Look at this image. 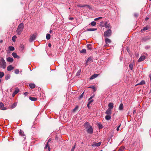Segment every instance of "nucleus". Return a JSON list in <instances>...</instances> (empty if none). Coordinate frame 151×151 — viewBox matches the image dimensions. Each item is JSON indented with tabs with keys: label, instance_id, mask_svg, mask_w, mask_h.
<instances>
[{
	"label": "nucleus",
	"instance_id": "bf43d9fd",
	"mask_svg": "<svg viewBox=\"0 0 151 151\" xmlns=\"http://www.w3.org/2000/svg\"><path fill=\"white\" fill-rule=\"evenodd\" d=\"M90 104H89L88 103L87 104V107L89 109H90V106H89Z\"/></svg>",
	"mask_w": 151,
	"mask_h": 151
},
{
	"label": "nucleus",
	"instance_id": "49530a36",
	"mask_svg": "<svg viewBox=\"0 0 151 151\" xmlns=\"http://www.w3.org/2000/svg\"><path fill=\"white\" fill-rule=\"evenodd\" d=\"M102 17H98V18H96L94 20L95 21H97V20H98L100 19H102Z\"/></svg>",
	"mask_w": 151,
	"mask_h": 151
},
{
	"label": "nucleus",
	"instance_id": "69168bd1",
	"mask_svg": "<svg viewBox=\"0 0 151 151\" xmlns=\"http://www.w3.org/2000/svg\"><path fill=\"white\" fill-rule=\"evenodd\" d=\"M3 41L2 40H0V43H1L3 42Z\"/></svg>",
	"mask_w": 151,
	"mask_h": 151
},
{
	"label": "nucleus",
	"instance_id": "09e8293b",
	"mask_svg": "<svg viewBox=\"0 0 151 151\" xmlns=\"http://www.w3.org/2000/svg\"><path fill=\"white\" fill-rule=\"evenodd\" d=\"M145 83V81H141L139 83L140 85L143 84Z\"/></svg>",
	"mask_w": 151,
	"mask_h": 151
},
{
	"label": "nucleus",
	"instance_id": "052dcab7",
	"mask_svg": "<svg viewBox=\"0 0 151 151\" xmlns=\"http://www.w3.org/2000/svg\"><path fill=\"white\" fill-rule=\"evenodd\" d=\"M136 113V111L135 110H134L133 111V114H135Z\"/></svg>",
	"mask_w": 151,
	"mask_h": 151
},
{
	"label": "nucleus",
	"instance_id": "9b49d317",
	"mask_svg": "<svg viewBox=\"0 0 151 151\" xmlns=\"http://www.w3.org/2000/svg\"><path fill=\"white\" fill-rule=\"evenodd\" d=\"M4 105L2 103H0V109H1L2 110H5L6 109V108L4 107Z\"/></svg>",
	"mask_w": 151,
	"mask_h": 151
},
{
	"label": "nucleus",
	"instance_id": "393cba45",
	"mask_svg": "<svg viewBox=\"0 0 151 151\" xmlns=\"http://www.w3.org/2000/svg\"><path fill=\"white\" fill-rule=\"evenodd\" d=\"M29 99L31 101H35L37 100L36 98L35 97H29Z\"/></svg>",
	"mask_w": 151,
	"mask_h": 151
},
{
	"label": "nucleus",
	"instance_id": "b1692460",
	"mask_svg": "<svg viewBox=\"0 0 151 151\" xmlns=\"http://www.w3.org/2000/svg\"><path fill=\"white\" fill-rule=\"evenodd\" d=\"M30 87L32 88H34L35 87V85L33 83H30L29 84Z\"/></svg>",
	"mask_w": 151,
	"mask_h": 151
},
{
	"label": "nucleus",
	"instance_id": "20e7f679",
	"mask_svg": "<svg viewBox=\"0 0 151 151\" xmlns=\"http://www.w3.org/2000/svg\"><path fill=\"white\" fill-rule=\"evenodd\" d=\"M37 35V33H35L34 34L31 35L29 40V42H32L34 41Z\"/></svg>",
	"mask_w": 151,
	"mask_h": 151
},
{
	"label": "nucleus",
	"instance_id": "a19ab883",
	"mask_svg": "<svg viewBox=\"0 0 151 151\" xmlns=\"http://www.w3.org/2000/svg\"><path fill=\"white\" fill-rule=\"evenodd\" d=\"M124 148L125 147L124 146H122L119 149V151H122L124 149Z\"/></svg>",
	"mask_w": 151,
	"mask_h": 151
},
{
	"label": "nucleus",
	"instance_id": "ddd939ff",
	"mask_svg": "<svg viewBox=\"0 0 151 151\" xmlns=\"http://www.w3.org/2000/svg\"><path fill=\"white\" fill-rule=\"evenodd\" d=\"M14 69V67L12 65H9L7 67V70L8 71H10Z\"/></svg>",
	"mask_w": 151,
	"mask_h": 151
},
{
	"label": "nucleus",
	"instance_id": "5fc2aeb1",
	"mask_svg": "<svg viewBox=\"0 0 151 151\" xmlns=\"http://www.w3.org/2000/svg\"><path fill=\"white\" fill-rule=\"evenodd\" d=\"M99 129L102 128V125L101 124H99Z\"/></svg>",
	"mask_w": 151,
	"mask_h": 151
},
{
	"label": "nucleus",
	"instance_id": "9d476101",
	"mask_svg": "<svg viewBox=\"0 0 151 151\" xmlns=\"http://www.w3.org/2000/svg\"><path fill=\"white\" fill-rule=\"evenodd\" d=\"M105 113L108 115H111V110L108 109L106 111Z\"/></svg>",
	"mask_w": 151,
	"mask_h": 151
},
{
	"label": "nucleus",
	"instance_id": "c03bdc74",
	"mask_svg": "<svg viewBox=\"0 0 151 151\" xmlns=\"http://www.w3.org/2000/svg\"><path fill=\"white\" fill-rule=\"evenodd\" d=\"M82 53H86V50L85 49H83L81 51Z\"/></svg>",
	"mask_w": 151,
	"mask_h": 151
},
{
	"label": "nucleus",
	"instance_id": "2eb2a0df",
	"mask_svg": "<svg viewBox=\"0 0 151 151\" xmlns=\"http://www.w3.org/2000/svg\"><path fill=\"white\" fill-rule=\"evenodd\" d=\"M94 97V96H91L88 99V103L89 104H91L93 100L92 99Z\"/></svg>",
	"mask_w": 151,
	"mask_h": 151
},
{
	"label": "nucleus",
	"instance_id": "a18cd8bd",
	"mask_svg": "<svg viewBox=\"0 0 151 151\" xmlns=\"http://www.w3.org/2000/svg\"><path fill=\"white\" fill-rule=\"evenodd\" d=\"M84 95V92L80 95V96L79 97V99H82L83 96Z\"/></svg>",
	"mask_w": 151,
	"mask_h": 151
},
{
	"label": "nucleus",
	"instance_id": "c9c22d12",
	"mask_svg": "<svg viewBox=\"0 0 151 151\" xmlns=\"http://www.w3.org/2000/svg\"><path fill=\"white\" fill-rule=\"evenodd\" d=\"M10 78V76L9 75H7L5 77V80H7L9 79Z\"/></svg>",
	"mask_w": 151,
	"mask_h": 151
},
{
	"label": "nucleus",
	"instance_id": "f03ea898",
	"mask_svg": "<svg viewBox=\"0 0 151 151\" xmlns=\"http://www.w3.org/2000/svg\"><path fill=\"white\" fill-rule=\"evenodd\" d=\"M6 67V63L4 59L1 58L0 60V67L1 68L4 69Z\"/></svg>",
	"mask_w": 151,
	"mask_h": 151
},
{
	"label": "nucleus",
	"instance_id": "603ef678",
	"mask_svg": "<svg viewBox=\"0 0 151 151\" xmlns=\"http://www.w3.org/2000/svg\"><path fill=\"white\" fill-rule=\"evenodd\" d=\"M48 147H49V145H48V142H47V144H46L45 148H47H47Z\"/></svg>",
	"mask_w": 151,
	"mask_h": 151
},
{
	"label": "nucleus",
	"instance_id": "f8f14e48",
	"mask_svg": "<svg viewBox=\"0 0 151 151\" xmlns=\"http://www.w3.org/2000/svg\"><path fill=\"white\" fill-rule=\"evenodd\" d=\"M108 107L109 108L108 109H112L114 107V104L112 103H109L108 104Z\"/></svg>",
	"mask_w": 151,
	"mask_h": 151
},
{
	"label": "nucleus",
	"instance_id": "dca6fc26",
	"mask_svg": "<svg viewBox=\"0 0 151 151\" xmlns=\"http://www.w3.org/2000/svg\"><path fill=\"white\" fill-rule=\"evenodd\" d=\"M105 27L106 28H109L110 26L109 23L107 22H106L105 24Z\"/></svg>",
	"mask_w": 151,
	"mask_h": 151
},
{
	"label": "nucleus",
	"instance_id": "0eeeda50",
	"mask_svg": "<svg viewBox=\"0 0 151 151\" xmlns=\"http://www.w3.org/2000/svg\"><path fill=\"white\" fill-rule=\"evenodd\" d=\"M87 132L90 134H92L93 133V129L92 127H90L88 128H87Z\"/></svg>",
	"mask_w": 151,
	"mask_h": 151
},
{
	"label": "nucleus",
	"instance_id": "473e14b6",
	"mask_svg": "<svg viewBox=\"0 0 151 151\" xmlns=\"http://www.w3.org/2000/svg\"><path fill=\"white\" fill-rule=\"evenodd\" d=\"M17 38V37L15 35L13 36L12 38V40L14 42H15L16 41V39Z\"/></svg>",
	"mask_w": 151,
	"mask_h": 151
},
{
	"label": "nucleus",
	"instance_id": "13d9d810",
	"mask_svg": "<svg viewBox=\"0 0 151 151\" xmlns=\"http://www.w3.org/2000/svg\"><path fill=\"white\" fill-rule=\"evenodd\" d=\"M16 94V93H14V92L12 95V96L13 97H14L15 95Z\"/></svg>",
	"mask_w": 151,
	"mask_h": 151
},
{
	"label": "nucleus",
	"instance_id": "4d7b16f0",
	"mask_svg": "<svg viewBox=\"0 0 151 151\" xmlns=\"http://www.w3.org/2000/svg\"><path fill=\"white\" fill-rule=\"evenodd\" d=\"M149 133L150 135L151 136V128L150 129L149 131Z\"/></svg>",
	"mask_w": 151,
	"mask_h": 151
},
{
	"label": "nucleus",
	"instance_id": "3c124183",
	"mask_svg": "<svg viewBox=\"0 0 151 151\" xmlns=\"http://www.w3.org/2000/svg\"><path fill=\"white\" fill-rule=\"evenodd\" d=\"M75 148V145L72 148L71 151H74Z\"/></svg>",
	"mask_w": 151,
	"mask_h": 151
},
{
	"label": "nucleus",
	"instance_id": "6ab92c4d",
	"mask_svg": "<svg viewBox=\"0 0 151 151\" xmlns=\"http://www.w3.org/2000/svg\"><path fill=\"white\" fill-rule=\"evenodd\" d=\"M19 134L22 137L25 136L24 132L21 129L19 131Z\"/></svg>",
	"mask_w": 151,
	"mask_h": 151
},
{
	"label": "nucleus",
	"instance_id": "f3484780",
	"mask_svg": "<svg viewBox=\"0 0 151 151\" xmlns=\"http://www.w3.org/2000/svg\"><path fill=\"white\" fill-rule=\"evenodd\" d=\"M98 76V74H93V75L90 78V80H92V79H93L94 78H96V77H97Z\"/></svg>",
	"mask_w": 151,
	"mask_h": 151
},
{
	"label": "nucleus",
	"instance_id": "4468645a",
	"mask_svg": "<svg viewBox=\"0 0 151 151\" xmlns=\"http://www.w3.org/2000/svg\"><path fill=\"white\" fill-rule=\"evenodd\" d=\"M84 127L87 129L92 126L90 125L89 123L88 122H86L84 124Z\"/></svg>",
	"mask_w": 151,
	"mask_h": 151
},
{
	"label": "nucleus",
	"instance_id": "e433bc0d",
	"mask_svg": "<svg viewBox=\"0 0 151 151\" xmlns=\"http://www.w3.org/2000/svg\"><path fill=\"white\" fill-rule=\"evenodd\" d=\"M91 24L92 26H95L96 24V22H94V21H93V22H92L91 23Z\"/></svg>",
	"mask_w": 151,
	"mask_h": 151
},
{
	"label": "nucleus",
	"instance_id": "4be33fe9",
	"mask_svg": "<svg viewBox=\"0 0 151 151\" xmlns=\"http://www.w3.org/2000/svg\"><path fill=\"white\" fill-rule=\"evenodd\" d=\"M105 119L107 120H109L111 119V116L110 115H107L105 116Z\"/></svg>",
	"mask_w": 151,
	"mask_h": 151
},
{
	"label": "nucleus",
	"instance_id": "bb28decb",
	"mask_svg": "<svg viewBox=\"0 0 151 151\" xmlns=\"http://www.w3.org/2000/svg\"><path fill=\"white\" fill-rule=\"evenodd\" d=\"M87 47L88 49L89 50H91L92 49L91 48V44H88L87 45Z\"/></svg>",
	"mask_w": 151,
	"mask_h": 151
},
{
	"label": "nucleus",
	"instance_id": "79ce46f5",
	"mask_svg": "<svg viewBox=\"0 0 151 151\" xmlns=\"http://www.w3.org/2000/svg\"><path fill=\"white\" fill-rule=\"evenodd\" d=\"M88 88H91L92 89H93L94 90V91H95L96 90L95 88V87L94 86H92L88 87Z\"/></svg>",
	"mask_w": 151,
	"mask_h": 151
},
{
	"label": "nucleus",
	"instance_id": "f257e3e1",
	"mask_svg": "<svg viewBox=\"0 0 151 151\" xmlns=\"http://www.w3.org/2000/svg\"><path fill=\"white\" fill-rule=\"evenodd\" d=\"M23 28L24 24L23 23H22L19 25L16 31L18 35H20L21 34L23 30Z\"/></svg>",
	"mask_w": 151,
	"mask_h": 151
},
{
	"label": "nucleus",
	"instance_id": "72a5a7b5",
	"mask_svg": "<svg viewBox=\"0 0 151 151\" xmlns=\"http://www.w3.org/2000/svg\"><path fill=\"white\" fill-rule=\"evenodd\" d=\"M46 39L47 40H49L50 39V35L49 34H47L46 35Z\"/></svg>",
	"mask_w": 151,
	"mask_h": 151
},
{
	"label": "nucleus",
	"instance_id": "0e129e2a",
	"mask_svg": "<svg viewBox=\"0 0 151 151\" xmlns=\"http://www.w3.org/2000/svg\"><path fill=\"white\" fill-rule=\"evenodd\" d=\"M148 18H147V17H146V18L145 19V20L146 21H147V20H148Z\"/></svg>",
	"mask_w": 151,
	"mask_h": 151
},
{
	"label": "nucleus",
	"instance_id": "a211bd4d",
	"mask_svg": "<svg viewBox=\"0 0 151 151\" xmlns=\"http://www.w3.org/2000/svg\"><path fill=\"white\" fill-rule=\"evenodd\" d=\"M6 60L8 62H12L13 61V59L12 58L8 57L6 58Z\"/></svg>",
	"mask_w": 151,
	"mask_h": 151
},
{
	"label": "nucleus",
	"instance_id": "cd10ccee",
	"mask_svg": "<svg viewBox=\"0 0 151 151\" xmlns=\"http://www.w3.org/2000/svg\"><path fill=\"white\" fill-rule=\"evenodd\" d=\"M148 29V28L147 27H144L143 29H142L141 30V32H143L144 31H145Z\"/></svg>",
	"mask_w": 151,
	"mask_h": 151
},
{
	"label": "nucleus",
	"instance_id": "864d4df0",
	"mask_svg": "<svg viewBox=\"0 0 151 151\" xmlns=\"http://www.w3.org/2000/svg\"><path fill=\"white\" fill-rule=\"evenodd\" d=\"M24 94L25 96H27L28 94V92H25L24 93Z\"/></svg>",
	"mask_w": 151,
	"mask_h": 151
},
{
	"label": "nucleus",
	"instance_id": "de8ad7c7",
	"mask_svg": "<svg viewBox=\"0 0 151 151\" xmlns=\"http://www.w3.org/2000/svg\"><path fill=\"white\" fill-rule=\"evenodd\" d=\"M139 14L137 13H134V16L136 17L137 18Z\"/></svg>",
	"mask_w": 151,
	"mask_h": 151
},
{
	"label": "nucleus",
	"instance_id": "6e6d98bb",
	"mask_svg": "<svg viewBox=\"0 0 151 151\" xmlns=\"http://www.w3.org/2000/svg\"><path fill=\"white\" fill-rule=\"evenodd\" d=\"M69 19L70 20H73V17H70L69 18Z\"/></svg>",
	"mask_w": 151,
	"mask_h": 151
},
{
	"label": "nucleus",
	"instance_id": "4c0bfd02",
	"mask_svg": "<svg viewBox=\"0 0 151 151\" xmlns=\"http://www.w3.org/2000/svg\"><path fill=\"white\" fill-rule=\"evenodd\" d=\"M78 106H76L75 107V108L73 109V112H74L75 111H76L78 109Z\"/></svg>",
	"mask_w": 151,
	"mask_h": 151
},
{
	"label": "nucleus",
	"instance_id": "8fccbe9b",
	"mask_svg": "<svg viewBox=\"0 0 151 151\" xmlns=\"http://www.w3.org/2000/svg\"><path fill=\"white\" fill-rule=\"evenodd\" d=\"M150 47V46H149L147 45L145 46V48L146 49H148Z\"/></svg>",
	"mask_w": 151,
	"mask_h": 151
},
{
	"label": "nucleus",
	"instance_id": "5701e85b",
	"mask_svg": "<svg viewBox=\"0 0 151 151\" xmlns=\"http://www.w3.org/2000/svg\"><path fill=\"white\" fill-rule=\"evenodd\" d=\"M12 55L15 58H19V57L17 55V53L15 52L12 53Z\"/></svg>",
	"mask_w": 151,
	"mask_h": 151
},
{
	"label": "nucleus",
	"instance_id": "6e6552de",
	"mask_svg": "<svg viewBox=\"0 0 151 151\" xmlns=\"http://www.w3.org/2000/svg\"><path fill=\"white\" fill-rule=\"evenodd\" d=\"M93 61L92 58L91 57L88 58L87 59L86 63V65H87L88 64V63H90Z\"/></svg>",
	"mask_w": 151,
	"mask_h": 151
},
{
	"label": "nucleus",
	"instance_id": "f704fd0d",
	"mask_svg": "<svg viewBox=\"0 0 151 151\" xmlns=\"http://www.w3.org/2000/svg\"><path fill=\"white\" fill-rule=\"evenodd\" d=\"M129 67L130 70H132L133 67V64L132 63L130 64L129 65Z\"/></svg>",
	"mask_w": 151,
	"mask_h": 151
},
{
	"label": "nucleus",
	"instance_id": "680f3d73",
	"mask_svg": "<svg viewBox=\"0 0 151 151\" xmlns=\"http://www.w3.org/2000/svg\"><path fill=\"white\" fill-rule=\"evenodd\" d=\"M48 45V46L50 47L51 46V45L50 43H49Z\"/></svg>",
	"mask_w": 151,
	"mask_h": 151
},
{
	"label": "nucleus",
	"instance_id": "c756f323",
	"mask_svg": "<svg viewBox=\"0 0 151 151\" xmlns=\"http://www.w3.org/2000/svg\"><path fill=\"white\" fill-rule=\"evenodd\" d=\"M78 6L81 7H85L86 6H88L87 5H82V4H79L78 5Z\"/></svg>",
	"mask_w": 151,
	"mask_h": 151
},
{
	"label": "nucleus",
	"instance_id": "37998d69",
	"mask_svg": "<svg viewBox=\"0 0 151 151\" xmlns=\"http://www.w3.org/2000/svg\"><path fill=\"white\" fill-rule=\"evenodd\" d=\"M20 47L22 50L24 49V45L23 44H22L20 45Z\"/></svg>",
	"mask_w": 151,
	"mask_h": 151
},
{
	"label": "nucleus",
	"instance_id": "7c9ffc66",
	"mask_svg": "<svg viewBox=\"0 0 151 151\" xmlns=\"http://www.w3.org/2000/svg\"><path fill=\"white\" fill-rule=\"evenodd\" d=\"M19 89H18V88H16L14 92V93H16V94H17V93H19Z\"/></svg>",
	"mask_w": 151,
	"mask_h": 151
},
{
	"label": "nucleus",
	"instance_id": "774afa93",
	"mask_svg": "<svg viewBox=\"0 0 151 151\" xmlns=\"http://www.w3.org/2000/svg\"><path fill=\"white\" fill-rule=\"evenodd\" d=\"M150 81H151V74L150 75Z\"/></svg>",
	"mask_w": 151,
	"mask_h": 151
},
{
	"label": "nucleus",
	"instance_id": "338daca9",
	"mask_svg": "<svg viewBox=\"0 0 151 151\" xmlns=\"http://www.w3.org/2000/svg\"><path fill=\"white\" fill-rule=\"evenodd\" d=\"M116 130L117 131H118L119 130V128L117 127L116 129Z\"/></svg>",
	"mask_w": 151,
	"mask_h": 151
},
{
	"label": "nucleus",
	"instance_id": "e2e57ef3",
	"mask_svg": "<svg viewBox=\"0 0 151 151\" xmlns=\"http://www.w3.org/2000/svg\"><path fill=\"white\" fill-rule=\"evenodd\" d=\"M48 149L49 151H50V148L49 147H48Z\"/></svg>",
	"mask_w": 151,
	"mask_h": 151
},
{
	"label": "nucleus",
	"instance_id": "c85d7f7f",
	"mask_svg": "<svg viewBox=\"0 0 151 151\" xmlns=\"http://www.w3.org/2000/svg\"><path fill=\"white\" fill-rule=\"evenodd\" d=\"M81 72V70L80 69L78 70V71L76 73V76H79L80 75Z\"/></svg>",
	"mask_w": 151,
	"mask_h": 151
},
{
	"label": "nucleus",
	"instance_id": "a878e982",
	"mask_svg": "<svg viewBox=\"0 0 151 151\" xmlns=\"http://www.w3.org/2000/svg\"><path fill=\"white\" fill-rule=\"evenodd\" d=\"M97 29L96 28H90V29H88L87 30V31H95Z\"/></svg>",
	"mask_w": 151,
	"mask_h": 151
},
{
	"label": "nucleus",
	"instance_id": "ea45409f",
	"mask_svg": "<svg viewBox=\"0 0 151 151\" xmlns=\"http://www.w3.org/2000/svg\"><path fill=\"white\" fill-rule=\"evenodd\" d=\"M4 75V74L3 72H0V78H2Z\"/></svg>",
	"mask_w": 151,
	"mask_h": 151
},
{
	"label": "nucleus",
	"instance_id": "1a4fd4ad",
	"mask_svg": "<svg viewBox=\"0 0 151 151\" xmlns=\"http://www.w3.org/2000/svg\"><path fill=\"white\" fill-rule=\"evenodd\" d=\"M105 42L106 43V46H107L108 45V44L110 43L111 42V40L108 38H106L105 39Z\"/></svg>",
	"mask_w": 151,
	"mask_h": 151
},
{
	"label": "nucleus",
	"instance_id": "39448f33",
	"mask_svg": "<svg viewBox=\"0 0 151 151\" xmlns=\"http://www.w3.org/2000/svg\"><path fill=\"white\" fill-rule=\"evenodd\" d=\"M111 30L110 29H108L104 32V36L106 37H109L111 35Z\"/></svg>",
	"mask_w": 151,
	"mask_h": 151
},
{
	"label": "nucleus",
	"instance_id": "412c9836",
	"mask_svg": "<svg viewBox=\"0 0 151 151\" xmlns=\"http://www.w3.org/2000/svg\"><path fill=\"white\" fill-rule=\"evenodd\" d=\"M123 108L124 107L123 104L122 103H121L119 106V109L120 110H122L123 109Z\"/></svg>",
	"mask_w": 151,
	"mask_h": 151
},
{
	"label": "nucleus",
	"instance_id": "2f4dec72",
	"mask_svg": "<svg viewBox=\"0 0 151 151\" xmlns=\"http://www.w3.org/2000/svg\"><path fill=\"white\" fill-rule=\"evenodd\" d=\"M9 48L10 51H13L14 50V47L12 46H9Z\"/></svg>",
	"mask_w": 151,
	"mask_h": 151
},
{
	"label": "nucleus",
	"instance_id": "423d86ee",
	"mask_svg": "<svg viewBox=\"0 0 151 151\" xmlns=\"http://www.w3.org/2000/svg\"><path fill=\"white\" fill-rule=\"evenodd\" d=\"M101 142H99L98 143H96L95 142H93L92 144V146L93 147H99L100 146L101 144Z\"/></svg>",
	"mask_w": 151,
	"mask_h": 151
},
{
	"label": "nucleus",
	"instance_id": "aec40b11",
	"mask_svg": "<svg viewBox=\"0 0 151 151\" xmlns=\"http://www.w3.org/2000/svg\"><path fill=\"white\" fill-rule=\"evenodd\" d=\"M17 104V103L15 102L13 104H12L11 105V106H10L11 108L12 109H13V108H14L16 106Z\"/></svg>",
	"mask_w": 151,
	"mask_h": 151
},
{
	"label": "nucleus",
	"instance_id": "58836bf2",
	"mask_svg": "<svg viewBox=\"0 0 151 151\" xmlns=\"http://www.w3.org/2000/svg\"><path fill=\"white\" fill-rule=\"evenodd\" d=\"M14 73L16 74H18L19 73V70L18 69H16L14 71Z\"/></svg>",
	"mask_w": 151,
	"mask_h": 151
},
{
	"label": "nucleus",
	"instance_id": "7ed1b4c3",
	"mask_svg": "<svg viewBox=\"0 0 151 151\" xmlns=\"http://www.w3.org/2000/svg\"><path fill=\"white\" fill-rule=\"evenodd\" d=\"M148 56V55L146 52L143 53L141 56L138 60V62H140L144 60Z\"/></svg>",
	"mask_w": 151,
	"mask_h": 151
}]
</instances>
